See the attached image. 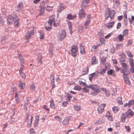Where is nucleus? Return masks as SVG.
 I'll use <instances>...</instances> for the list:
<instances>
[{
    "instance_id": "69168bd1",
    "label": "nucleus",
    "mask_w": 134,
    "mask_h": 134,
    "mask_svg": "<svg viewBox=\"0 0 134 134\" xmlns=\"http://www.w3.org/2000/svg\"><path fill=\"white\" fill-rule=\"evenodd\" d=\"M131 105H130V103L129 102L128 103H126L124 105V107L125 108L126 107H129Z\"/></svg>"
},
{
    "instance_id": "6ab92c4d",
    "label": "nucleus",
    "mask_w": 134,
    "mask_h": 134,
    "mask_svg": "<svg viewBox=\"0 0 134 134\" xmlns=\"http://www.w3.org/2000/svg\"><path fill=\"white\" fill-rule=\"evenodd\" d=\"M127 116L126 113H124L122 114L121 116V121L122 122H125V120Z\"/></svg>"
},
{
    "instance_id": "a18cd8bd",
    "label": "nucleus",
    "mask_w": 134,
    "mask_h": 134,
    "mask_svg": "<svg viewBox=\"0 0 134 134\" xmlns=\"http://www.w3.org/2000/svg\"><path fill=\"white\" fill-rule=\"evenodd\" d=\"M40 37L41 39H43L44 38V34L43 32H40Z\"/></svg>"
},
{
    "instance_id": "2eb2a0df",
    "label": "nucleus",
    "mask_w": 134,
    "mask_h": 134,
    "mask_svg": "<svg viewBox=\"0 0 134 134\" xmlns=\"http://www.w3.org/2000/svg\"><path fill=\"white\" fill-rule=\"evenodd\" d=\"M39 116L37 115L35 117V119L34 122V127H37L38 126L39 120Z\"/></svg>"
},
{
    "instance_id": "6e6d98bb",
    "label": "nucleus",
    "mask_w": 134,
    "mask_h": 134,
    "mask_svg": "<svg viewBox=\"0 0 134 134\" xmlns=\"http://www.w3.org/2000/svg\"><path fill=\"white\" fill-rule=\"evenodd\" d=\"M124 16V18H127V12L126 11H125L123 12Z\"/></svg>"
},
{
    "instance_id": "f257e3e1",
    "label": "nucleus",
    "mask_w": 134,
    "mask_h": 134,
    "mask_svg": "<svg viewBox=\"0 0 134 134\" xmlns=\"http://www.w3.org/2000/svg\"><path fill=\"white\" fill-rule=\"evenodd\" d=\"M115 12L113 10H110L109 8L106 9L105 14L106 19H107L109 17L111 20L113 19L115 16Z\"/></svg>"
},
{
    "instance_id": "338daca9",
    "label": "nucleus",
    "mask_w": 134,
    "mask_h": 134,
    "mask_svg": "<svg viewBox=\"0 0 134 134\" xmlns=\"http://www.w3.org/2000/svg\"><path fill=\"white\" fill-rule=\"evenodd\" d=\"M68 103L67 102L65 101L62 103V106L64 107L66 106L67 105Z\"/></svg>"
},
{
    "instance_id": "b1692460",
    "label": "nucleus",
    "mask_w": 134,
    "mask_h": 134,
    "mask_svg": "<svg viewBox=\"0 0 134 134\" xmlns=\"http://www.w3.org/2000/svg\"><path fill=\"white\" fill-rule=\"evenodd\" d=\"M50 107L53 109H54L55 108V104L54 103V100L52 99H51L50 100Z\"/></svg>"
},
{
    "instance_id": "de8ad7c7",
    "label": "nucleus",
    "mask_w": 134,
    "mask_h": 134,
    "mask_svg": "<svg viewBox=\"0 0 134 134\" xmlns=\"http://www.w3.org/2000/svg\"><path fill=\"white\" fill-rule=\"evenodd\" d=\"M30 132L31 134H35V131L34 129L33 128H31L30 129Z\"/></svg>"
},
{
    "instance_id": "3c124183",
    "label": "nucleus",
    "mask_w": 134,
    "mask_h": 134,
    "mask_svg": "<svg viewBox=\"0 0 134 134\" xmlns=\"http://www.w3.org/2000/svg\"><path fill=\"white\" fill-rule=\"evenodd\" d=\"M133 59H129V62L131 66L132 65L133 63Z\"/></svg>"
},
{
    "instance_id": "bb28decb",
    "label": "nucleus",
    "mask_w": 134,
    "mask_h": 134,
    "mask_svg": "<svg viewBox=\"0 0 134 134\" xmlns=\"http://www.w3.org/2000/svg\"><path fill=\"white\" fill-rule=\"evenodd\" d=\"M14 21H15L14 22V26H18L19 25V19L16 16Z\"/></svg>"
},
{
    "instance_id": "58836bf2",
    "label": "nucleus",
    "mask_w": 134,
    "mask_h": 134,
    "mask_svg": "<svg viewBox=\"0 0 134 134\" xmlns=\"http://www.w3.org/2000/svg\"><path fill=\"white\" fill-rule=\"evenodd\" d=\"M19 85V87L21 88V89L24 88L25 86V84L21 82H20Z\"/></svg>"
},
{
    "instance_id": "e2e57ef3",
    "label": "nucleus",
    "mask_w": 134,
    "mask_h": 134,
    "mask_svg": "<svg viewBox=\"0 0 134 134\" xmlns=\"http://www.w3.org/2000/svg\"><path fill=\"white\" fill-rule=\"evenodd\" d=\"M19 59H20V62L21 63H24V59L22 58V57L21 56H19Z\"/></svg>"
},
{
    "instance_id": "8fccbe9b",
    "label": "nucleus",
    "mask_w": 134,
    "mask_h": 134,
    "mask_svg": "<svg viewBox=\"0 0 134 134\" xmlns=\"http://www.w3.org/2000/svg\"><path fill=\"white\" fill-rule=\"evenodd\" d=\"M132 43V40H129L128 41V43L127 44V46H131Z\"/></svg>"
},
{
    "instance_id": "09e8293b",
    "label": "nucleus",
    "mask_w": 134,
    "mask_h": 134,
    "mask_svg": "<svg viewBox=\"0 0 134 134\" xmlns=\"http://www.w3.org/2000/svg\"><path fill=\"white\" fill-rule=\"evenodd\" d=\"M125 26H126L128 24V20L127 18H124L123 20Z\"/></svg>"
},
{
    "instance_id": "4d7b16f0",
    "label": "nucleus",
    "mask_w": 134,
    "mask_h": 134,
    "mask_svg": "<svg viewBox=\"0 0 134 134\" xmlns=\"http://www.w3.org/2000/svg\"><path fill=\"white\" fill-rule=\"evenodd\" d=\"M18 94L17 93H15V100L16 102H18L19 100V98L18 97Z\"/></svg>"
},
{
    "instance_id": "1a4fd4ad",
    "label": "nucleus",
    "mask_w": 134,
    "mask_h": 134,
    "mask_svg": "<svg viewBox=\"0 0 134 134\" xmlns=\"http://www.w3.org/2000/svg\"><path fill=\"white\" fill-rule=\"evenodd\" d=\"M91 21V15L89 14L87 16L86 20L84 24V25L86 29L87 28V26L88 25Z\"/></svg>"
},
{
    "instance_id": "2f4dec72",
    "label": "nucleus",
    "mask_w": 134,
    "mask_h": 134,
    "mask_svg": "<svg viewBox=\"0 0 134 134\" xmlns=\"http://www.w3.org/2000/svg\"><path fill=\"white\" fill-rule=\"evenodd\" d=\"M124 36L121 34L119 35L118 36V38L119 42L122 41L124 39Z\"/></svg>"
},
{
    "instance_id": "e433bc0d",
    "label": "nucleus",
    "mask_w": 134,
    "mask_h": 134,
    "mask_svg": "<svg viewBox=\"0 0 134 134\" xmlns=\"http://www.w3.org/2000/svg\"><path fill=\"white\" fill-rule=\"evenodd\" d=\"M102 123V119L100 118L98 120H97L95 122V124L96 125L101 124Z\"/></svg>"
},
{
    "instance_id": "393cba45",
    "label": "nucleus",
    "mask_w": 134,
    "mask_h": 134,
    "mask_svg": "<svg viewBox=\"0 0 134 134\" xmlns=\"http://www.w3.org/2000/svg\"><path fill=\"white\" fill-rule=\"evenodd\" d=\"M133 112L131 109H129L126 114L127 116L130 115V117H132L133 115Z\"/></svg>"
},
{
    "instance_id": "9b49d317",
    "label": "nucleus",
    "mask_w": 134,
    "mask_h": 134,
    "mask_svg": "<svg viewBox=\"0 0 134 134\" xmlns=\"http://www.w3.org/2000/svg\"><path fill=\"white\" fill-rule=\"evenodd\" d=\"M55 16L54 15L50 16L49 19V21L47 22L46 24H47V25L48 26H52V23H53V20L54 19Z\"/></svg>"
},
{
    "instance_id": "cd10ccee",
    "label": "nucleus",
    "mask_w": 134,
    "mask_h": 134,
    "mask_svg": "<svg viewBox=\"0 0 134 134\" xmlns=\"http://www.w3.org/2000/svg\"><path fill=\"white\" fill-rule=\"evenodd\" d=\"M76 17V15H74L72 16L70 14H68L67 16V18L69 19H73L75 18Z\"/></svg>"
},
{
    "instance_id": "864d4df0",
    "label": "nucleus",
    "mask_w": 134,
    "mask_h": 134,
    "mask_svg": "<svg viewBox=\"0 0 134 134\" xmlns=\"http://www.w3.org/2000/svg\"><path fill=\"white\" fill-rule=\"evenodd\" d=\"M54 118L55 119H58V121H59V122H61L62 121V119L60 118L59 116H55L54 117Z\"/></svg>"
},
{
    "instance_id": "aec40b11",
    "label": "nucleus",
    "mask_w": 134,
    "mask_h": 134,
    "mask_svg": "<svg viewBox=\"0 0 134 134\" xmlns=\"http://www.w3.org/2000/svg\"><path fill=\"white\" fill-rule=\"evenodd\" d=\"M23 5L22 3H19L18 4V5L17 6V10L18 11H21V9L23 8Z\"/></svg>"
},
{
    "instance_id": "4be33fe9",
    "label": "nucleus",
    "mask_w": 134,
    "mask_h": 134,
    "mask_svg": "<svg viewBox=\"0 0 134 134\" xmlns=\"http://www.w3.org/2000/svg\"><path fill=\"white\" fill-rule=\"evenodd\" d=\"M26 99V100L25 101L24 103V109H25L26 110H27V108L28 106L29 100V99L28 98H27Z\"/></svg>"
},
{
    "instance_id": "dca6fc26",
    "label": "nucleus",
    "mask_w": 134,
    "mask_h": 134,
    "mask_svg": "<svg viewBox=\"0 0 134 134\" xmlns=\"http://www.w3.org/2000/svg\"><path fill=\"white\" fill-rule=\"evenodd\" d=\"M70 119V117H65L62 122L63 125H66L69 123V121Z\"/></svg>"
},
{
    "instance_id": "f3484780",
    "label": "nucleus",
    "mask_w": 134,
    "mask_h": 134,
    "mask_svg": "<svg viewBox=\"0 0 134 134\" xmlns=\"http://www.w3.org/2000/svg\"><path fill=\"white\" fill-rule=\"evenodd\" d=\"M53 23H54L53 26L55 27L59 25V20L58 18L56 19L55 20L54 19V20H53Z\"/></svg>"
},
{
    "instance_id": "c85d7f7f",
    "label": "nucleus",
    "mask_w": 134,
    "mask_h": 134,
    "mask_svg": "<svg viewBox=\"0 0 134 134\" xmlns=\"http://www.w3.org/2000/svg\"><path fill=\"white\" fill-rule=\"evenodd\" d=\"M88 68L87 67H86L85 68L83 69L82 71V75H84L86 74L88 72Z\"/></svg>"
},
{
    "instance_id": "4c0bfd02",
    "label": "nucleus",
    "mask_w": 134,
    "mask_h": 134,
    "mask_svg": "<svg viewBox=\"0 0 134 134\" xmlns=\"http://www.w3.org/2000/svg\"><path fill=\"white\" fill-rule=\"evenodd\" d=\"M98 63V61L97 60L95 57H93V65L96 64Z\"/></svg>"
},
{
    "instance_id": "423d86ee",
    "label": "nucleus",
    "mask_w": 134,
    "mask_h": 134,
    "mask_svg": "<svg viewBox=\"0 0 134 134\" xmlns=\"http://www.w3.org/2000/svg\"><path fill=\"white\" fill-rule=\"evenodd\" d=\"M106 105V104H102L99 106L97 109V111L99 114L102 113L104 111V108Z\"/></svg>"
},
{
    "instance_id": "774afa93",
    "label": "nucleus",
    "mask_w": 134,
    "mask_h": 134,
    "mask_svg": "<svg viewBox=\"0 0 134 134\" xmlns=\"http://www.w3.org/2000/svg\"><path fill=\"white\" fill-rule=\"evenodd\" d=\"M125 128L127 132H130V129L129 126H126L125 127Z\"/></svg>"
},
{
    "instance_id": "79ce46f5",
    "label": "nucleus",
    "mask_w": 134,
    "mask_h": 134,
    "mask_svg": "<svg viewBox=\"0 0 134 134\" xmlns=\"http://www.w3.org/2000/svg\"><path fill=\"white\" fill-rule=\"evenodd\" d=\"M79 83L81 85L85 86V87L87 86L88 87H89L88 85L86 83H83V82L81 81H79Z\"/></svg>"
},
{
    "instance_id": "13d9d810",
    "label": "nucleus",
    "mask_w": 134,
    "mask_h": 134,
    "mask_svg": "<svg viewBox=\"0 0 134 134\" xmlns=\"http://www.w3.org/2000/svg\"><path fill=\"white\" fill-rule=\"evenodd\" d=\"M100 41L102 43L105 44V41L103 38H100Z\"/></svg>"
},
{
    "instance_id": "473e14b6",
    "label": "nucleus",
    "mask_w": 134,
    "mask_h": 134,
    "mask_svg": "<svg viewBox=\"0 0 134 134\" xmlns=\"http://www.w3.org/2000/svg\"><path fill=\"white\" fill-rule=\"evenodd\" d=\"M50 79H51V83H54V74L52 73V75L50 76Z\"/></svg>"
},
{
    "instance_id": "f704fd0d",
    "label": "nucleus",
    "mask_w": 134,
    "mask_h": 134,
    "mask_svg": "<svg viewBox=\"0 0 134 134\" xmlns=\"http://www.w3.org/2000/svg\"><path fill=\"white\" fill-rule=\"evenodd\" d=\"M126 53L128 56L130 58H132L133 57V55L131 53V52L129 51H126Z\"/></svg>"
},
{
    "instance_id": "39448f33",
    "label": "nucleus",
    "mask_w": 134,
    "mask_h": 134,
    "mask_svg": "<svg viewBox=\"0 0 134 134\" xmlns=\"http://www.w3.org/2000/svg\"><path fill=\"white\" fill-rule=\"evenodd\" d=\"M72 55L74 57H76L78 54V49L76 46L73 45L71 49Z\"/></svg>"
},
{
    "instance_id": "4468645a",
    "label": "nucleus",
    "mask_w": 134,
    "mask_h": 134,
    "mask_svg": "<svg viewBox=\"0 0 134 134\" xmlns=\"http://www.w3.org/2000/svg\"><path fill=\"white\" fill-rule=\"evenodd\" d=\"M115 23V21H113L111 22L110 23H108L107 24L106 26L107 27L108 29H110L112 28L114 24Z\"/></svg>"
},
{
    "instance_id": "a211bd4d",
    "label": "nucleus",
    "mask_w": 134,
    "mask_h": 134,
    "mask_svg": "<svg viewBox=\"0 0 134 134\" xmlns=\"http://www.w3.org/2000/svg\"><path fill=\"white\" fill-rule=\"evenodd\" d=\"M89 3V0H83L81 5L82 8L85 7Z\"/></svg>"
},
{
    "instance_id": "72a5a7b5",
    "label": "nucleus",
    "mask_w": 134,
    "mask_h": 134,
    "mask_svg": "<svg viewBox=\"0 0 134 134\" xmlns=\"http://www.w3.org/2000/svg\"><path fill=\"white\" fill-rule=\"evenodd\" d=\"M45 10V8L44 7H41L40 9V12L39 14V15H41L44 13Z\"/></svg>"
},
{
    "instance_id": "052dcab7",
    "label": "nucleus",
    "mask_w": 134,
    "mask_h": 134,
    "mask_svg": "<svg viewBox=\"0 0 134 134\" xmlns=\"http://www.w3.org/2000/svg\"><path fill=\"white\" fill-rule=\"evenodd\" d=\"M105 69H103L102 70H100V73L101 74H103L105 73Z\"/></svg>"
},
{
    "instance_id": "37998d69",
    "label": "nucleus",
    "mask_w": 134,
    "mask_h": 134,
    "mask_svg": "<svg viewBox=\"0 0 134 134\" xmlns=\"http://www.w3.org/2000/svg\"><path fill=\"white\" fill-rule=\"evenodd\" d=\"M74 108L76 110L79 111L80 110L81 107L80 105H75L74 106Z\"/></svg>"
},
{
    "instance_id": "c9c22d12",
    "label": "nucleus",
    "mask_w": 134,
    "mask_h": 134,
    "mask_svg": "<svg viewBox=\"0 0 134 134\" xmlns=\"http://www.w3.org/2000/svg\"><path fill=\"white\" fill-rule=\"evenodd\" d=\"M45 26L46 29L47 31H50L51 29L52 26H48V25H47V24H46Z\"/></svg>"
},
{
    "instance_id": "f03ea898",
    "label": "nucleus",
    "mask_w": 134,
    "mask_h": 134,
    "mask_svg": "<svg viewBox=\"0 0 134 134\" xmlns=\"http://www.w3.org/2000/svg\"><path fill=\"white\" fill-rule=\"evenodd\" d=\"M16 13L15 12H13L11 15H9L7 16V22L9 25L11 24L15 20L16 18Z\"/></svg>"
},
{
    "instance_id": "412c9836",
    "label": "nucleus",
    "mask_w": 134,
    "mask_h": 134,
    "mask_svg": "<svg viewBox=\"0 0 134 134\" xmlns=\"http://www.w3.org/2000/svg\"><path fill=\"white\" fill-rule=\"evenodd\" d=\"M107 73L109 75H112L113 76L115 75V71L114 70L110 69L107 72Z\"/></svg>"
},
{
    "instance_id": "5701e85b",
    "label": "nucleus",
    "mask_w": 134,
    "mask_h": 134,
    "mask_svg": "<svg viewBox=\"0 0 134 134\" xmlns=\"http://www.w3.org/2000/svg\"><path fill=\"white\" fill-rule=\"evenodd\" d=\"M89 86V87H85L84 88H83L82 90L83 91L85 92H88V91H89V88H91V89H92V85H88Z\"/></svg>"
},
{
    "instance_id": "49530a36",
    "label": "nucleus",
    "mask_w": 134,
    "mask_h": 134,
    "mask_svg": "<svg viewBox=\"0 0 134 134\" xmlns=\"http://www.w3.org/2000/svg\"><path fill=\"white\" fill-rule=\"evenodd\" d=\"M74 89L76 90L80 91L81 90V87L79 86H75L74 88Z\"/></svg>"
},
{
    "instance_id": "c756f323",
    "label": "nucleus",
    "mask_w": 134,
    "mask_h": 134,
    "mask_svg": "<svg viewBox=\"0 0 134 134\" xmlns=\"http://www.w3.org/2000/svg\"><path fill=\"white\" fill-rule=\"evenodd\" d=\"M107 57H106L103 56L101 58V62L103 65L105 64Z\"/></svg>"
},
{
    "instance_id": "bf43d9fd",
    "label": "nucleus",
    "mask_w": 134,
    "mask_h": 134,
    "mask_svg": "<svg viewBox=\"0 0 134 134\" xmlns=\"http://www.w3.org/2000/svg\"><path fill=\"white\" fill-rule=\"evenodd\" d=\"M0 23L1 25H3V17H0Z\"/></svg>"
},
{
    "instance_id": "f8f14e48",
    "label": "nucleus",
    "mask_w": 134,
    "mask_h": 134,
    "mask_svg": "<svg viewBox=\"0 0 134 134\" xmlns=\"http://www.w3.org/2000/svg\"><path fill=\"white\" fill-rule=\"evenodd\" d=\"M65 8V5L63 3H60L59 4L57 12L60 13L61 11Z\"/></svg>"
},
{
    "instance_id": "6e6552de",
    "label": "nucleus",
    "mask_w": 134,
    "mask_h": 134,
    "mask_svg": "<svg viewBox=\"0 0 134 134\" xmlns=\"http://www.w3.org/2000/svg\"><path fill=\"white\" fill-rule=\"evenodd\" d=\"M105 116L108 120L111 122L113 121V118L112 114H111L109 111L106 112Z\"/></svg>"
},
{
    "instance_id": "a19ab883",
    "label": "nucleus",
    "mask_w": 134,
    "mask_h": 134,
    "mask_svg": "<svg viewBox=\"0 0 134 134\" xmlns=\"http://www.w3.org/2000/svg\"><path fill=\"white\" fill-rule=\"evenodd\" d=\"M123 44L122 43H118L116 45V47L117 49H119L120 48L122 47Z\"/></svg>"
},
{
    "instance_id": "a878e982",
    "label": "nucleus",
    "mask_w": 134,
    "mask_h": 134,
    "mask_svg": "<svg viewBox=\"0 0 134 134\" xmlns=\"http://www.w3.org/2000/svg\"><path fill=\"white\" fill-rule=\"evenodd\" d=\"M119 110V108L116 106H114L112 108V110L113 113H117Z\"/></svg>"
},
{
    "instance_id": "9d476101",
    "label": "nucleus",
    "mask_w": 134,
    "mask_h": 134,
    "mask_svg": "<svg viewBox=\"0 0 134 134\" xmlns=\"http://www.w3.org/2000/svg\"><path fill=\"white\" fill-rule=\"evenodd\" d=\"M85 14L84 12L83 8H82L79 10V16L80 18H84L85 17Z\"/></svg>"
},
{
    "instance_id": "7ed1b4c3",
    "label": "nucleus",
    "mask_w": 134,
    "mask_h": 134,
    "mask_svg": "<svg viewBox=\"0 0 134 134\" xmlns=\"http://www.w3.org/2000/svg\"><path fill=\"white\" fill-rule=\"evenodd\" d=\"M34 28L31 27L27 29V32L26 33L25 38L27 40V42H28V40L30 39L34 35L33 31Z\"/></svg>"
},
{
    "instance_id": "20e7f679",
    "label": "nucleus",
    "mask_w": 134,
    "mask_h": 134,
    "mask_svg": "<svg viewBox=\"0 0 134 134\" xmlns=\"http://www.w3.org/2000/svg\"><path fill=\"white\" fill-rule=\"evenodd\" d=\"M66 33L64 30H62L61 33L58 36V39L59 41H62L66 37Z\"/></svg>"
},
{
    "instance_id": "680f3d73",
    "label": "nucleus",
    "mask_w": 134,
    "mask_h": 134,
    "mask_svg": "<svg viewBox=\"0 0 134 134\" xmlns=\"http://www.w3.org/2000/svg\"><path fill=\"white\" fill-rule=\"evenodd\" d=\"M112 35V33H111L108 34L107 35H106L105 36V38L106 39H107L109 38L111 35Z\"/></svg>"
},
{
    "instance_id": "0e129e2a",
    "label": "nucleus",
    "mask_w": 134,
    "mask_h": 134,
    "mask_svg": "<svg viewBox=\"0 0 134 134\" xmlns=\"http://www.w3.org/2000/svg\"><path fill=\"white\" fill-rule=\"evenodd\" d=\"M83 29V27H82V26L80 27L78 29L79 32L80 33L82 32Z\"/></svg>"
},
{
    "instance_id": "603ef678",
    "label": "nucleus",
    "mask_w": 134,
    "mask_h": 134,
    "mask_svg": "<svg viewBox=\"0 0 134 134\" xmlns=\"http://www.w3.org/2000/svg\"><path fill=\"white\" fill-rule=\"evenodd\" d=\"M33 118V116H31V118L30 119V121L28 122V123L30 125H31L32 123V119Z\"/></svg>"
},
{
    "instance_id": "0eeeda50",
    "label": "nucleus",
    "mask_w": 134,
    "mask_h": 134,
    "mask_svg": "<svg viewBox=\"0 0 134 134\" xmlns=\"http://www.w3.org/2000/svg\"><path fill=\"white\" fill-rule=\"evenodd\" d=\"M93 90L94 92H93V95L95 96L100 91V89L97 85H93Z\"/></svg>"
},
{
    "instance_id": "ddd939ff",
    "label": "nucleus",
    "mask_w": 134,
    "mask_h": 134,
    "mask_svg": "<svg viewBox=\"0 0 134 134\" xmlns=\"http://www.w3.org/2000/svg\"><path fill=\"white\" fill-rule=\"evenodd\" d=\"M123 76L125 83L129 85H130L131 82L128 77L126 75H124Z\"/></svg>"
},
{
    "instance_id": "ea45409f",
    "label": "nucleus",
    "mask_w": 134,
    "mask_h": 134,
    "mask_svg": "<svg viewBox=\"0 0 134 134\" xmlns=\"http://www.w3.org/2000/svg\"><path fill=\"white\" fill-rule=\"evenodd\" d=\"M129 30L127 29H126L123 32V35L124 36L128 34Z\"/></svg>"
},
{
    "instance_id": "7c9ffc66",
    "label": "nucleus",
    "mask_w": 134,
    "mask_h": 134,
    "mask_svg": "<svg viewBox=\"0 0 134 134\" xmlns=\"http://www.w3.org/2000/svg\"><path fill=\"white\" fill-rule=\"evenodd\" d=\"M80 53L82 54H83L85 53L84 47L82 46V44H80Z\"/></svg>"
},
{
    "instance_id": "c03bdc74",
    "label": "nucleus",
    "mask_w": 134,
    "mask_h": 134,
    "mask_svg": "<svg viewBox=\"0 0 134 134\" xmlns=\"http://www.w3.org/2000/svg\"><path fill=\"white\" fill-rule=\"evenodd\" d=\"M35 84L33 83L31 85L30 89V90H31L35 91Z\"/></svg>"
},
{
    "instance_id": "5fc2aeb1",
    "label": "nucleus",
    "mask_w": 134,
    "mask_h": 134,
    "mask_svg": "<svg viewBox=\"0 0 134 134\" xmlns=\"http://www.w3.org/2000/svg\"><path fill=\"white\" fill-rule=\"evenodd\" d=\"M67 98L69 100H70L72 98V96L71 95L68 93L67 94Z\"/></svg>"
}]
</instances>
